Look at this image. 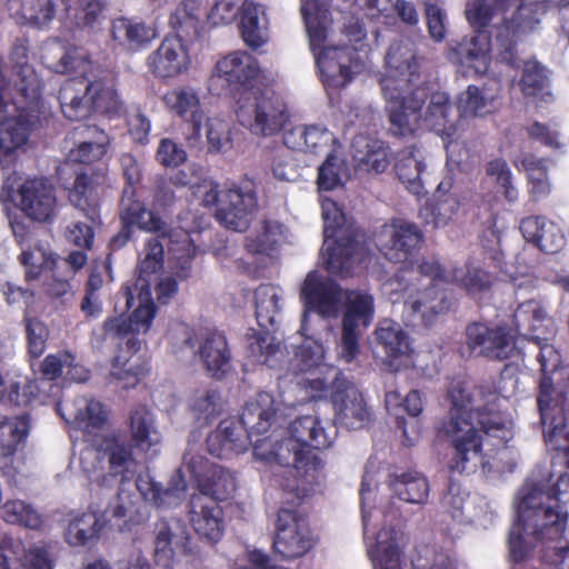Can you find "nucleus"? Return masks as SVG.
Listing matches in <instances>:
<instances>
[{
    "label": "nucleus",
    "mask_w": 569,
    "mask_h": 569,
    "mask_svg": "<svg viewBox=\"0 0 569 569\" xmlns=\"http://www.w3.org/2000/svg\"><path fill=\"white\" fill-rule=\"evenodd\" d=\"M569 500V476L561 473L551 483V476L528 480L520 490L517 520L513 522L508 548L515 563L523 562L533 541H555L562 538L568 512L562 503Z\"/></svg>",
    "instance_id": "nucleus-1"
},
{
    "label": "nucleus",
    "mask_w": 569,
    "mask_h": 569,
    "mask_svg": "<svg viewBox=\"0 0 569 569\" xmlns=\"http://www.w3.org/2000/svg\"><path fill=\"white\" fill-rule=\"evenodd\" d=\"M425 60L410 39L393 41L385 56L379 83L388 103L390 130L396 136L412 134L413 122L421 118L429 97L428 87L421 83Z\"/></svg>",
    "instance_id": "nucleus-2"
},
{
    "label": "nucleus",
    "mask_w": 569,
    "mask_h": 569,
    "mask_svg": "<svg viewBox=\"0 0 569 569\" xmlns=\"http://www.w3.org/2000/svg\"><path fill=\"white\" fill-rule=\"evenodd\" d=\"M451 403L450 417L443 423L442 430L450 445L448 469L451 473L475 471L478 463L483 465L482 447L489 438H495V447L506 446L507 429L500 421H493L488 415L477 412L478 426L473 423L472 396L466 383L452 380L447 391Z\"/></svg>",
    "instance_id": "nucleus-3"
},
{
    "label": "nucleus",
    "mask_w": 569,
    "mask_h": 569,
    "mask_svg": "<svg viewBox=\"0 0 569 569\" xmlns=\"http://www.w3.org/2000/svg\"><path fill=\"white\" fill-rule=\"evenodd\" d=\"M323 427L316 416H301L295 419L289 427L290 438L282 440L274 450V459L282 467L276 473V482L284 490L302 497L308 486L317 482L323 469L322 459L312 451L329 448L337 436V430Z\"/></svg>",
    "instance_id": "nucleus-4"
},
{
    "label": "nucleus",
    "mask_w": 569,
    "mask_h": 569,
    "mask_svg": "<svg viewBox=\"0 0 569 569\" xmlns=\"http://www.w3.org/2000/svg\"><path fill=\"white\" fill-rule=\"evenodd\" d=\"M465 13L475 33H487V28L492 24L497 60L517 68L518 43L539 22L531 4L518 0H471Z\"/></svg>",
    "instance_id": "nucleus-5"
},
{
    "label": "nucleus",
    "mask_w": 569,
    "mask_h": 569,
    "mask_svg": "<svg viewBox=\"0 0 569 569\" xmlns=\"http://www.w3.org/2000/svg\"><path fill=\"white\" fill-rule=\"evenodd\" d=\"M17 114L0 123V154L10 156L41 128L48 114L42 98L43 82L28 61V48L16 46L10 53Z\"/></svg>",
    "instance_id": "nucleus-6"
},
{
    "label": "nucleus",
    "mask_w": 569,
    "mask_h": 569,
    "mask_svg": "<svg viewBox=\"0 0 569 569\" xmlns=\"http://www.w3.org/2000/svg\"><path fill=\"white\" fill-rule=\"evenodd\" d=\"M58 70L74 74L59 90L58 99L67 119L81 121L94 112L108 116L120 112L122 103L117 90L106 79L93 76L90 60L66 53L58 63Z\"/></svg>",
    "instance_id": "nucleus-7"
},
{
    "label": "nucleus",
    "mask_w": 569,
    "mask_h": 569,
    "mask_svg": "<svg viewBox=\"0 0 569 569\" xmlns=\"http://www.w3.org/2000/svg\"><path fill=\"white\" fill-rule=\"evenodd\" d=\"M400 282L405 281V290L410 296L405 307L413 316H419L426 327H430L436 317L449 311L451 300L440 284L450 283V271L435 258H423L416 263L411 260L397 273Z\"/></svg>",
    "instance_id": "nucleus-8"
},
{
    "label": "nucleus",
    "mask_w": 569,
    "mask_h": 569,
    "mask_svg": "<svg viewBox=\"0 0 569 569\" xmlns=\"http://www.w3.org/2000/svg\"><path fill=\"white\" fill-rule=\"evenodd\" d=\"M182 470L189 473L190 480L194 482L198 495L209 496L216 501H224L236 490V477L228 469L211 462L202 455H197L190 450L186 451L182 458V466L177 470L179 481H171V487L160 488L152 482L148 492L143 496L156 507L163 508L171 503L177 491H186L187 482L182 476Z\"/></svg>",
    "instance_id": "nucleus-9"
},
{
    "label": "nucleus",
    "mask_w": 569,
    "mask_h": 569,
    "mask_svg": "<svg viewBox=\"0 0 569 569\" xmlns=\"http://www.w3.org/2000/svg\"><path fill=\"white\" fill-rule=\"evenodd\" d=\"M306 390L311 399H329L333 409V429L360 430L372 421V412L363 393L358 387L339 372L328 385L323 379L316 378L306 381Z\"/></svg>",
    "instance_id": "nucleus-10"
},
{
    "label": "nucleus",
    "mask_w": 569,
    "mask_h": 569,
    "mask_svg": "<svg viewBox=\"0 0 569 569\" xmlns=\"http://www.w3.org/2000/svg\"><path fill=\"white\" fill-rule=\"evenodd\" d=\"M107 4V0H31L21 4V12L37 27L47 26L58 17L77 28H92Z\"/></svg>",
    "instance_id": "nucleus-11"
},
{
    "label": "nucleus",
    "mask_w": 569,
    "mask_h": 569,
    "mask_svg": "<svg viewBox=\"0 0 569 569\" xmlns=\"http://www.w3.org/2000/svg\"><path fill=\"white\" fill-rule=\"evenodd\" d=\"M238 103L239 123L256 136H274L289 121L287 104L274 92L253 91L239 98Z\"/></svg>",
    "instance_id": "nucleus-12"
},
{
    "label": "nucleus",
    "mask_w": 569,
    "mask_h": 569,
    "mask_svg": "<svg viewBox=\"0 0 569 569\" xmlns=\"http://www.w3.org/2000/svg\"><path fill=\"white\" fill-rule=\"evenodd\" d=\"M106 338L120 340L118 352L112 360L111 376L123 381V388H132L138 385L141 377L149 371L147 363H132V357L140 350L141 341L130 319L120 315L106 319L103 322Z\"/></svg>",
    "instance_id": "nucleus-13"
},
{
    "label": "nucleus",
    "mask_w": 569,
    "mask_h": 569,
    "mask_svg": "<svg viewBox=\"0 0 569 569\" xmlns=\"http://www.w3.org/2000/svg\"><path fill=\"white\" fill-rule=\"evenodd\" d=\"M260 74V64L256 57L242 50L221 57L214 64L210 77V88L221 82V87L231 96L243 98L253 92Z\"/></svg>",
    "instance_id": "nucleus-14"
},
{
    "label": "nucleus",
    "mask_w": 569,
    "mask_h": 569,
    "mask_svg": "<svg viewBox=\"0 0 569 569\" xmlns=\"http://www.w3.org/2000/svg\"><path fill=\"white\" fill-rule=\"evenodd\" d=\"M313 547L308 519L296 508H280L274 523L273 552L283 560L305 556Z\"/></svg>",
    "instance_id": "nucleus-15"
},
{
    "label": "nucleus",
    "mask_w": 569,
    "mask_h": 569,
    "mask_svg": "<svg viewBox=\"0 0 569 569\" xmlns=\"http://www.w3.org/2000/svg\"><path fill=\"white\" fill-rule=\"evenodd\" d=\"M466 346L471 356L503 361L513 356L516 342L507 325L473 321L465 329Z\"/></svg>",
    "instance_id": "nucleus-16"
},
{
    "label": "nucleus",
    "mask_w": 569,
    "mask_h": 569,
    "mask_svg": "<svg viewBox=\"0 0 569 569\" xmlns=\"http://www.w3.org/2000/svg\"><path fill=\"white\" fill-rule=\"evenodd\" d=\"M108 187V166L81 169L68 188V200L93 224H101V200Z\"/></svg>",
    "instance_id": "nucleus-17"
},
{
    "label": "nucleus",
    "mask_w": 569,
    "mask_h": 569,
    "mask_svg": "<svg viewBox=\"0 0 569 569\" xmlns=\"http://www.w3.org/2000/svg\"><path fill=\"white\" fill-rule=\"evenodd\" d=\"M375 313L373 297L362 291L347 295L342 316L341 355L347 362L355 360L359 353L360 327L368 328Z\"/></svg>",
    "instance_id": "nucleus-18"
},
{
    "label": "nucleus",
    "mask_w": 569,
    "mask_h": 569,
    "mask_svg": "<svg viewBox=\"0 0 569 569\" xmlns=\"http://www.w3.org/2000/svg\"><path fill=\"white\" fill-rule=\"evenodd\" d=\"M121 229L109 241V248L117 251L124 247L131 239L133 227L154 233L160 238L170 236V226L157 213L147 209L141 201H120Z\"/></svg>",
    "instance_id": "nucleus-19"
},
{
    "label": "nucleus",
    "mask_w": 569,
    "mask_h": 569,
    "mask_svg": "<svg viewBox=\"0 0 569 569\" xmlns=\"http://www.w3.org/2000/svg\"><path fill=\"white\" fill-rule=\"evenodd\" d=\"M191 58L187 41L179 34L166 36L147 57V67L154 78L172 79L189 70Z\"/></svg>",
    "instance_id": "nucleus-20"
},
{
    "label": "nucleus",
    "mask_w": 569,
    "mask_h": 569,
    "mask_svg": "<svg viewBox=\"0 0 569 569\" xmlns=\"http://www.w3.org/2000/svg\"><path fill=\"white\" fill-rule=\"evenodd\" d=\"M207 203L217 204L216 217L228 229L246 231L251 221L257 206L256 198L250 193H243L240 189H229L220 194L213 189L204 197Z\"/></svg>",
    "instance_id": "nucleus-21"
},
{
    "label": "nucleus",
    "mask_w": 569,
    "mask_h": 569,
    "mask_svg": "<svg viewBox=\"0 0 569 569\" xmlns=\"http://www.w3.org/2000/svg\"><path fill=\"white\" fill-rule=\"evenodd\" d=\"M491 51L490 36L479 32L450 43L445 56L450 63L473 71L477 76H483L490 67Z\"/></svg>",
    "instance_id": "nucleus-22"
},
{
    "label": "nucleus",
    "mask_w": 569,
    "mask_h": 569,
    "mask_svg": "<svg viewBox=\"0 0 569 569\" xmlns=\"http://www.w3.org/2000/svg\"><path fill=\"white\" fill-rule=\"evenodd\" d=\"M326 220L323 234L325 242L322 247V257L327 271L339 277H347L352 270V259L358 250L359 242L351 236H337V229L341 221L335 219L333 223H328V212H323Z\"/></svg>",
    "instance_id": "nucleus-23"
},
{
    "label": "nucleus",
    "mask_w": 569,
    "mask_h": 569,
    "mask_svg": "<svg viewBox=\"0 0 569 569\" xmlns=\"http://www.w3.org/2000/svg\"><path fill=\"white\" fill-rule=\"evenodd\" d=\"M386 408L396 415V426L402 432V442L413 446L421 436L422 425L419 419L423 411V399L419 390H410L405 398L398 391L386 393Z\"/></svg>",
    "instance_id": "nucleus-24"
},
{
    "label": "nucleus",
    "mask_w": 569,
    "mask_h": 569,
    "mask_svg": "<svg viewBox=\"0 0 569 569\" xmlns=\"http://www.w3.org/2000/svg\"><path fill=\"white\" fill-rule=\"evenodd\" d=\"M163 101L169 110L183 121V136L189 147L201 138L203 111L198 92L191 87H179L168 91Z\"/></svg>",
    "instance_id": "nucleus-25"
},
{
    "label": "nucleus",
    "mask_w": 569,
    "mask_h": 569,
    "mask_svg": "<svg viewBox=\"0 0 569 569\" xmlns=\"http://www.w3.org/2000/svg\"><path fill=\"white\" fill-rule=\"evenodd\" d=\"M316 64L322 83L332 89L345 88L353 78L352 67L358 64V48L337 46L316 53Z\"/></svg>",
    "instance_id": "nucleus-26"
},
{
    "label": "nucleus",
    "mask_w": 569,
    "mask_h": 569,
    "mask_svg": "<svg viewBox=\"0 0 569 569\" xmlns=\"http://www.w3.org/2000/svg\"><path fill=\"white\" fill-rule=\"evenodd\" d=\"M189 520L200 539L217 543L226 529L224 512L216 499L192 495L189 499Z\"/></svg>",
    "instance_id": "nucleus-27"
},
{
    "label": "nucleus",
    "mask_w": 569,
    "mask_h": 569,
    "mask_svg": "<svg viewBox=\"0 0 569 569\" xmlns=\"http://www.w3.org/2000/svg\"><path fill=\"white\" fill-rule=\"evenodd\" d=\"M73 136L77 140L68 153L70 162L86 166V169L107 166L102 159L108 152L110 139L104 130L94 124H83L74 129Z\"/></svg>",
    "instance_id": "nucleus-28"
},
{
    "label": "nucleus",
    "mask_w": 569,
    "mask_h": 569,
    "mask_svg": "<svg viewBox=\"0 0 569 569\" xmlns=\"http://www.w3.org/2000/svg\"><path fill=\"white\" fill-rule=\"evenodd\" d=\"M300 296L308 309L330 315L338 309L341 288L335 280L325 279L317 271H310L303 281Z\"/></svg>",
    "instance_id": "nucleus-29"
},
{
    "label": "nucleus",
    "mask_w": 569,
    "mask_h": 569,
    "mask_svg": "<svg viewBox=\"0 0 569 569\" xmlns=\"http://www.w3.org/2000/svg\"><path fill=\"white\" fill-rule=\"evenodd\" d=\"M199 357L208 375L221 380L231 369V350L223 332L206 330L200 335Z\"/></svg>",
    "instance_id": "nucleus-30"
},
{
    "label": "nucleus",
    "mask_w": 569,
    "mask_h": 569,
    "mask_svg": "<svg viewBox=\"0 0 569 569\" xmlns=\"http://www.w3.org/2000/svg\"><path fill=\"white\" fill-rule=\"evenodd\" d=\"M189 533L179 522L171 525L166 519L154 523V561L164 568L173 565L176 551L188 553Z\"/></svg>",
    "instance_id": "nucleus-31"
},
{
    "label": "nucleus",
    "mask_w": 569,
    "mask_h": 569,
    "mask_svg": "<svg viewBox=\"0 0 569 569\" xmlns=\"http://www.w3.org/2000/svg\"><path fill=\"white\" fill-rule=\"evenodd\" d=\"M20 209L29 218L48 221L54 212L56 196L43 179H28L19 188Z\"/></svg>",
    "instance_id": "nucleus-32"
},
{
    "label": "nucleus",
    "mask_w": 569,
    "mask_h": 569,
    "mask_svg": "<svg viewBox=\"0 0 569 569\" xmlns=\"http://www.w3.org/2000/svg\"><path fill=\"white\" fill-rule=\"evenodd\" d=\"M249 435L239 421L223 419L216 430L207 437V447L212 456L224 458L231 453L239 455L248 449L251 442Z\"/></svg>",
    "instance_id": "nucleus-33"
},
{
    "label": "nucleus",
    "mask_w": 569,
    "mask_h": 569,
    "mask_svg": "<svg viewBox=\"0 0 569 569\" xmlns=\"http://www.w3.org/2000/svg\"><path fill=\"white\" fill-rule=\"evenodd\" d=\"M278 410L273 395L259 391L246 402L239 422L249 435H263L273 425Z\"/></svg>",
    "instance_id": "nucleus-34"
},
{
    "label": "nucleus",
    "mask_w": 569,
    "mask_h": 569,
    "mask_svg": "<svg viewBox=\"0 0 569 569\" xmlns=\"http://www.w3.org/2000/svg\"><path fill=\"white\" fill-rule=\"evenodd\" d=\"M97 450L102 458H107L110 476L120 477L122 482L129 479V473L136 463L133 457L136 447L120 432L113 431L103 436Z\"/></svg>",
    "instance_id": "nucleus-35"
},
{
    "label": "nucleus",
    "mask_w": 569,
    "mask_h": 569,
    "mask_svg": "<svg viewBox=\"0 0 569 569\" xmlns=\"http://www.w3.org/2000/svg\"><path fill=\"white\" fill-rule=\"evenodd\" d=\"M110 34L118 46L138 52L157 37V30L140 19L119 17L111 21Z\"/></svg>",
    "instance_id": "nucleus-36"
},
{
    "label": "nucleus",
    "mask_w": 569,
    "mask_h": 569,
    "mask_svg": "<svg viewBox=\"0 0 569 569\" xmlns=\"http://www.w3.org/2000/svg\"><path fill=\"white\" fill-rule=\"evenodd\" d=\"M356 169L368 173H382L390 164L389 147L379 139L357 136L351 143Z\"/></svg>",
    "instance_id": "nucleus-37"
},
{
    "label": "nucleus",
    "mask_w": 569,
    "mask_h": 569,
    "mask_svg": "<svg viewBox=\"0 0 569 569\" xmlns=\"http://www.w3.org/2000/svg\"><path fill=\"white\" fill-rule=\"evenodd\" d=\"M335 142V134L321 124L296 126L283 133L287 148L313 154L325 151Z\"/></svg>",
    "instance_id": "nucleus-38"
},
{
    "label": "nucleus",
    "mask_w": 569,
    "mask_h": 569,
    "mask_svg": "<svg viewBox=\"0 0 569 569\" xmlns=\"http://www.w3.org/2000/svg\"><path fill=\"white\" fill-rule=\"evenodd\" d=\"M422 242L423 233L415 223L400 221L392 224L383 254L390 261L406 263L421 248Z\"/></svg>",
    "instance_id": "nucleus-39"
},
{
    "label": "nucleus",
    "mask_w": 569,
    "mask_h": 569,
    "mask_svg": "<svg viewBox=\"0 0 569 569\" xmlns=\"http://www.w3.org/2000/svg\"><path fill=\"white\" fill-rule=\"evenodd\" d=\"M269 19L267 8L253 1H244L241 7L240 34L249 48L256 50L268 42Z\"/></svg>",
    "instance_id": "nucleus-40"
},
{
    "label": "nucleus",
    "mask_w": 569,
    "mask_h": 569,
    "mask_svg": "<svg viewBox=\"0 0 569 569\" xmlns=\"http://www.w3.org/2000/svg\"><path fill=\"white\" fill-rule=\"evenodd\" d=\"M128 427L129 442L137 451L147 453L160 443L153 415L146 406H137L130 411Z\"/></svg>",
    "instance_id": "nucleus-41"
},
{
    "label": "nucleus",
    "mask_w": 569,
    "mask_h": 569,
    "mask_svg": "<svg viewBox=\"0 0 569 569\" xmlns=\"http://www.w3.org/2000/svg\"><path fill=\"white\" fill-rule=\"evenodd\" d=\"M425 121L429 128L441 136L451 137L457 131L459 114L455 116L456 107L446 92H433L428 97Z\"/></svg>",
    "instance_id": "nucleus-42"
},
{
    "label": "nucleus",
    "mask_w": 569,
    "mask_h": 569,
    "mask_svg": "<svg viewBox=\"0 0 569 569\" xmlns=\"http://www.w3.org/2000/svg\"><path fill=\"white\" fill-rule=\"evenodd\" d=\"M390 489L400 500L409 503L426 502L430 490L428 479L417 470L391 475Z\"/></svg>",
    "instance_id": "nucleus-43"
},
{
    "label": "nucleus",
    "mask_w": 569,
    "mask_h": 569,
    "mask_svg": "<svg viewBox=\"0 0 569 569\" xmlns=\"http://www.w3.org/2000/svg\"><path fill=\"white\" fill-rule=\"evenodd\" d=\"M417 151L418 149L413 144L399 151L395 171L398 179L406 186L409 192L420 196L423 193L421 173L426 169V164L417 157Z\"/></svg>",
    "instance_id": "nucleus-44"
},
{
    "label": "nucleus",
    "mask_w": 569,
    "mask_h": 569,
    "mask_svg": "<svg viewBox=\"0 0 569 569\" xmlns=\"http://www.w3.org/2000/svg\"><path fill=\"white\" fill-rule=\"evenodd\" d=\"M521 92L537 102L552 100L548 70L538 61H526L519 81Z\"/></svg>",
    "instance_id": "nucleus-45"
},
{
    "label": "nucleus",
    "mask_w": 569,
    "mask_h": 569,
    "mask_svg": "<svg viewBox=\"0 0 569 569\" xmlns=\"http://www.w3.org/2000/svg\"><path fill=\"white\" fill-rule=\"evenodd\" d=\"M495 277L487 270L466 264L450 271V283L466 291L471 298H478L489 292L493 286Z\"/></svg>",
    "instance_id": "nucleus-46"
},
{
    "label": "nucleus",
    "mask_w": 569,
    "mask_h": 569,
    "mask_svg": "<svg viewBox=\"0 0 569 569\" xmlns=\"http://www.w3.org/2000/svg\"><path fill=\"white\" fill-rule=\"evenodd\" d=\"M103 522L96 512L77 513L69 520L66 530V541L70 546L81 547L99 538Z\"/></svg>",
    "instance_id": "nucleus-47"
},
{
    "label": "nucleus",
    "mask_w": 569,
    "mask_h": 569,
    "mask_svg": "<svg viewBox=\"0 0 569 569\" xmlns=\"http://www.w3.org/2000/svg\"><path fill=\"white\" fill-rule=\"evenodd\" d=\"M57 411L67 422L72 423L74 429L81 430L87 435H97L108 423V413L103 405L94 399L87 401L84 408L79 409L72 420L64 417L60 408H57Z\"/></svg>",
    "instance_id": "nucleus-48"
},
{
    "label": "nucleus",
    "mask_w": 569,
    "mask_h": 569,
    "mask_svg": "<svg viewBox=\"0 0 569 569\" xmlns=\"http://www.w3.org/2000/svg\"><path fill=\"white\" fill-rule=\"evenodd\" d=\"M28 437V425L19 418H7L0 416V458L11 459L24 445Z\"/></svg>",
    "instance_id": "nucleus-49"
},
{
    "label": "nucleus",
    "mask_w": 569,
    "mask_h": 569,
    "mask_svg": "<svg viewBox=\"0 0 569 569\" xmlns=\"http://www.w3.org/2000/svg\"><path fill=\"white\" fill-rule=\"evenodd\" d=\"M377 342L382 347L387 358H398L409 350L407 333L392 320H382L376 329Z\"/></svg>",
    "instance_id": "nucleus-50"
},
{
    "label": "nucleus",
    "mask_w": 569,
    "mask_h": 569,
    "mask_svg": "<svg viewBox=\"0 0 569 569\" xmlns=\"http://www.w3.org/2000/svg\"><path fill=\"white\" fill-rule=\"evenodd\" d=\"M1 510V518L7 523L19 525L32 530L42 527L43 520L39 511L23 500H8L3 503Z\"/></svg>",
    "instance_id": "nucleus-51"
},
{
    "label": "nucleus",
    "mask_w": 569,
    "mask_h": 569,
    "mask_svg": "<svg viewBox=\"0 0 569 569\" xmlns=\"http://www.w3.org/2000/svg\"><path fill=\"white\" fill-rule=\"evenodd\" d=\"M203 11L201 0H181L169 17V26L186 34L197 32Z\"/></svg>",
    "instance_id": "nucleus-52"
},
{
    "label": "nucleus",
    "mask_w": 569,
    "mask_h": 569,
    "mask_svg": "<svg viewBox=\"0 0 569 569\" xmlns=\"http://www.w3.org/2000/svg\"><path fill=\"white\" fill-rule=\"evenodd\" d=\"M256 319L261 328L273 326L280 310L279 296L270 284H261L254 292Z\"/></svg>",
    "instance_id": "nucleus-53"
},
{
    "label": "nucleus",
    "mask_w": 569,
    "mask_h": 569,
    "mask_svg": "<svg viewBox=\"0 0 569 569\" xmlns=\"http://www.w3.org/2000/svg\"><path fill=\"white\" fill-rule=\"evenodd\" d=\"M382 533H378L376 549L371 551L375 569H402L401 556L396 538L383 541Z\"/></svg>",
    "instance_id": "nucleus-54"
},
{
    "label": "nucleus",
    "mask_w": 569,
    "mask_h": 569,
    "mask_svg": "<svg viewBox=\"0 0 569 569\" xmlns=\"http://www.w3.org/2000/svg\"><path fill=\"white\" fill-rule=\"evenodd\" d=\"M139 305L128 317L136 331H148L156 317L157 306L154 305L149 284H143L138 295Z\"/></svg>",
    "instance_id": "nucleus-55"
},
{
    "label": "nucleus",
    "mask_w": 569,
    "mask_h": 569,
    "mask_svg": "<svg viewBox=\"0 0 569 569\" xmlns=\"http://www.w3.org/2000/svg\"><path fill=\"white\" fill-rule=\"evenodd\" d=\"M460 201L456 194H445L443 198H436L435 202L425 208L431 219L427 220L435 228L445 227L457 214Z\"/></svg>",
    "instance_id": "nucleus-56"
},
{
    "label": "nucleus",
    "mask_w": 569,
    "mask_h": 569,
    "mask_svg": "<svg viewBox=\"0 0 569 569\" xmlns=\"http://www.w3.org/2000/svg\"><path fill=\"white\" fill-rule=\"evenodd\" d=\"M486 172L489 177L495 178L507 201L515 202L518 199V190L512 184V173L506 160L497 158L489 161Z\"/></svg>",
    "instance_id": "nucleus-57"
},
{
    "label": "nucleus",
    "mask_w": 569,
    "mask_h": 569,
    "mask_svg": "<svg viewBox=\"0 0 569 569\" xmlns=\"http://www.w3.org/2000/svg\"><path fill=\"white\" fill-rule=\"evenodd\" d=\"M49 331L46 325L37 318L26 319V338L28 355L32 359L42 356L47 347Z\"/></svg>",
    "instance_id": "nucleus-58"
},
{
    "label": "nucleus",
    "mask_w": 569,
    "mask_h": 569,
    "mask_svg": "<svg viewBox=\"0 0 569 569\" xmlns=\"http://www.w3.org/2000/svg\"><path fill=\"white\" fill-rule=\"evenodd\" d=\"M120 163L122 168V176L126 180V184L122 190L121 201L126 199L128 201H139L134 198L136 196V186L141 180V169L139 167L136 158L129 153H124L120 158Z\"/></svg>",
    "instance_id": "nucleus-59"
},
{
    "label": "nucleus",
    "mask_w": 569,
    "mask_h": 569,
    "mask_svg": "<svg viewBox=\"0 0 569 569\" xmlns=\"http://www.w3.org/2000/svg\"><path fill=\"white\" fill-rule=\"evenodd\" d=\"M187 151L170 138L159 141L156 160L166 168H177L187 161Z\"/></svg>",
    "instance_id": "nucleus-60"
},
{
    "label": "nucleus",
    "mask_w": 569,
    "mask_h": 569,
    "mask_svg": "<svg viewBox=\"0 0 569 569\" xmlns=\"http://www.w3.org/2000/svg\"><path fill=\"white\" fill-rule=\"evenodd\" d=\"M306 27L309 38L310 50L316 56L317 52L326 50L328 38L329 20L327 16H310L306 19Z\"/></svg>",
    "instance_id": "nucleus-61"
},
{
    "label": "nucleus",
    "mask_w": 569,
    "mask_h": 569,
    "mask_svg": "<svg viewBox=\"0 0 569 569\" xmlns=\"http://www.w3.org/2000/svg\"><path fill=\"white\" fill-rule=\"evenodd\" d=\"M566 244L565 234L560 227L547 220L535 246L545 253L553 254L559 252Z\"/></svg>",
    "instance_id": "nucleus-62"
},
{
    "label": "nucleus",
    "mask_w": 569,
    "mask_h": 569,
    "mask_svg": "<svg viewBox=\"0 0 569 569\" xmlns=\"http://www.w3.org/2000/svg\"><path fill=\"white\" fill-rule=\"evenodd\" d=\"M486 104L487 101L481 90L477 86L470 84L458 98L457 110L459 118L478 116L486 108Z\"/></svg>",
    "instance_id": "nucleus-63"
},
{
    "label": "nucleus",
    "mask_w": 569,
    "mask_h": 569,
    "mask_svg": "<svg viewBox=\"0 0 569 569\" xmlns=\"http://www.w3.org/2000/svg\"><path fill=\"white\" fill-rule=\"evenodd\" d=\"M74 360V356L67 350L48 355L39 365L41 378L49 381L58 379L63 368H67V365Z\"/></svg>",
    "instance_id": "nucleus-64"
}]
</instances>
